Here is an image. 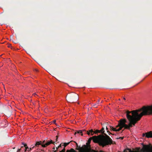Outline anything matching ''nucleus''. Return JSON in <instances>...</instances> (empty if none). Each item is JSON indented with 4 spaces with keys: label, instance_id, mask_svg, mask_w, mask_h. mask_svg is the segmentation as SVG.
<instances>
[{
    "label": "nucleus",
    "instance_id": "f257e3e1",
    "mask_svg": "<svg viewBox=\"0 0 152 152\" xmlns=\"http://www.w3.org/2000/svg\"><path fill=\"white\" fill-rule=\"evenodd\" d=\"M126 115L129 123L128 125L126 124L127 122L126 119H121L118 124L114 128L110 126V130L114 131H119L123 127L129 130L130 128L134 126L143 115H152V107L151 105L143 106L141 109L131 111L127 110L126 112Z\"/></svg>",
    "mask_w": 152,
    "mask_h": 152
},
{
    "label": "nucleus",
    "instance_id": "f03ea898",
    "mask_svg": "<svg viewBox=\"0 0 152 152\" xmlns=\"http://www.w3.org/2000/svg\"><path fill=\"white\" fill-rule=\"evenodd\" d=\"M92 140L94 142L98 143L99 145L103 147L115 143V142L112 140L109 136L99 135L97 136H94L90 138L86 143L88 145V144L90 145Z\"/></svg>",
    "mask_w": 152,
    "mask_h": 152
},
{
    "label": "nucleus",
    "instance_id": "7ed1b4c3",
    "mask_svg": "<svg viewBox=\"0 0 152 152\" xmlns=\"http://www.w3.org/2000/svg\"><path fill=\"white\" fill-rule=\"evenodd\" d=\"M79 97L77 94L74 93H72L67 94L66 99L68 102L74 103L76 102L78 100Z\"/></svg>",
    "mask_w": 152,
    "mask_h": 152
},
{
    "label": "nucleus",
    "instance_id": "20e7f679",
    "mask_svg": "<svg viewBox=\"0 0 152 152\" xmlns=\"http://www.w3.org/2000/svg\"><path fill=\"white\" fill-rule=\"evenodd\" d=\"M142 136L143 137H145L148 138H151L152 137V132L150 131L145 133H143Z\"/></svg>",
    "mask_w": 152,
    "mask_h": 152
},
{
    "label": "nucleus",
    "instance_id": "39448f33",
    "mask_svg": "<svg viewBox=\"0 0 152 152\" xmlns=\"http://www.w3.org/2000/svg\"><path fill=\"white\" fill-rule=\"evenodd\" d=\"M47 140H44L42 142L41 141H40L39 142H37L35 144V146H38V145H41L42 147V145H45V144L46 143Z\"/></svg>",
    "mask_w": 152,
    "mask_h": 152
},
{
    "label": "nucleus",
    "instance_id": "423d86ee",
    "mask_svg": "<svg viewBox=\"0 0 152 152\" xmlns=\"http://www.w3.org/2000/svg\"><path fill=\"white\" fill-rule=\"evenodd\" d=\"M51 143H53L54 144L55 142H53V141L51 140L50 141L47 140L45 145H42V147L44 148L46 147L47 146L50 145Z\"/></svg>",
    "mask_w": 152,
    "mask_h": 152
},
{
    "label": "nucleus",
    "instance_id": "0eeeda50",
    "mask_svg": "<svg viewBox=\"0 0 152 152\" xmlns=\"http://www.w3.org/2000/svg\"><path fill=\"white\" fill-rule=\"evenodd\" d=\"M104 128L103 127L102 128V129H101L100 130V133H102V134H101V135H102L104 136H106V135L108 136V135H107V134H105L104 133Z\"/></svg>",
    "mask_w": 152,
    "mask_h": 152
},
{
    "label": "nucleus",
    "instance_id": "6e6552de",
    "mask_svg": "<svg viewBox=\"0 0 152 152\" xmlns=\"http://www.w3.org/2000/svg\"><path fill=\"white\" fill-rule=\"evenodd\" d=\"M86 133L88 135H89L90 133L91 134V135H92L94 134V131H93V129H91L89 130V131H87L86 132Z\"/></svg>",
    "mask_w": 152,
    "mask_h": 152
},
{
    "label": "nucleus",
    "instance_id": "1a4fd4ad",
    "mask_svg": "<svg viewBox=\"0 0 152 152\" xmlns=\"http://www.w3.org/2000/svg\"><path fill=\"white\" fill-rule=\"evenodd\" d=\"M94 134H98V133H100V130H96L94 131Z\"/></svg>",
    "mask_w": 152,
    "mask_h": 152
},
{
    "label": "nucleus",
    "instance_id": "9d476101",
    "mask_svg": "<svg viewBox=\"0 0 152 152\" xmlns=\"http://www.w3.org/2000/svg\"><path fill=\"white\" fill-rule=\"evenodd\" d=\"M73 141H71L69 142H68V143H64V148H65L66 146L67 145H69L70 142H73Z\"/></svg>",
    "mask_w": 152,
    "mask_h": 152
},
{
    "label": "nucleus",
    "instance_id": "9b49d317",
    "mask_svg": "<svg viewBox=\"0 0 152 152\" xmlns=\"http://www.w3.org/2000/svg\"><path fill=\"white\" fill-rule=\"evenodd\" d=\"M86 132V131H85L84 130H83V131H81V130H80L79 131V134H81L82 135H83V132Z\"/></svg>",
    "mask_w": 152,
    "mask_h": 152
},
{
    "label": "nucleus",
    "instance_id": "f8f14e48",
    "mask_svg": "<svg viewBox=\"0 0 152 152\" xmlns=\"http://www.w3.org/2000/svg\"><path fill=\"white\" fill-rule=\"evenodd\" d=\"M106 129L107 130V132L109 133L110 134H113L112 133H110L109 131L108 130V129L107 126H106Z\"/></svg>",
    "mask_w": 152,
    "mask_h": 152
},
{
    "label": "nucleus",
    "instance_id": "ddd939ff",
    "mask_svg": "<svg viewBox=\"0 0 152 152\" xmlns=\"http://www.w3.org/2000/svg\"><path fill=\"white\" fill-rule=\"evenodd\" d=\"M34 147V146H33L32 147H31V148H29V149H28V151H31Z\"/></svg>",
    "mask_w": 152,
    "mask_h": 152
},
{
    "label": "nucleus",
    "instance_id": "4468645a",
    "mask_svg": "<svg viewBox=\"0 0 152 152\" xmlns=\"http://www.w3.org/2000/svg\"><path fill=\"white\" fill-rule=\"evenodd\" d=\"M65 149L64 148L63 150H62L61 151H60L59 152H65Z\"/></svg>",
    "mask_w": 152,
    "mask_h": 152
},
{
    "label": "nucleus",
    "instance_id": "2eb2a0df",
    "mask_svg": "<svg viewBox=\"0 0 152 152\" xmlns=\"http://www.w3.org/2000/svg\"><path fill=\"white\" fill-rule=\"evenodd\" d=\"M97 104L96 103V104H93V106L94 107H97V106L96 105Z\"/></svg>",
    "mask_w": 152,
    "mask_h": 152
},
{
    "label": "nucleus",
    "instance_id": "dca6fc26",
    "mask_svg": "<svg viewBox=\"0 0 152 152\" xmlns=\"http://www.w3.org/2000/svg\"><path fill=\"white\" fill-rule=\"evenodd\" d=\"M28 149H29V148H28V147H27V146L26 147H25V152H26V150H27V149H28Z\"/></svg>",
    "mask_w": 152,
    "mask_h": 152
},
{
    "label": "nucleus",
    "instance_id": "f3484780",
    "mask_svg": "<svg viewBox=\"0 0 152 152\" xmlns=\"http://www.w3.org/2000/svg\"><path fill=\"white\" fill-rule=\"evenodd\" d=\"M22 144L24 146L26 147L27 146V144L25 143H22Z\"/></svg>",
    "mask_w": 152,
    "mask_h": 152
},
{
    "label": "nucleus",
    "instance_id": "a211bd4d",
    "mask_svg": "<svg viewBox=\"0 0 152 152\" xmlns=\"http://www.w3.org/2000/svg\"><path fill=\"white\" fill-rule=\"evenodd\" d=\"M124 138V137H119L118 138H117V139H121V140H123Z\"/></svg>",
    "mask_w": 152,
    "mask_h": 152
},
{
    "label": "nucleus",
    "instance_id": "6ab92c4d",
    "mask_svg": "<svg viewBox=\"0 0 152 152\" xmlns=\"http://www.w3.org/2000/svg\"><path fill=\"white\" fill-rule=\"evenodd\" d=\"M12 42H13L14 43H15V44H17V43H18V42H17V41H13V40H12Z\"/></svg>",
    "mask_w": 152,
    "mask_h": 152
},
{
    "label": "nucleus",
    "instance_id": "aec40b11",
    "mask_svg": "<svg viewBox=\"0 0 152 152\" xmlns=\"http://www.w3.org/2000/svg\"><path fill=\"white\" fill-rule=\"evenodd\" d=\"M58 148H58V147H56V150L54 152H56Z\"/></svg>",
    "mask_w": 152,
    "mask_h": 152
},
{
    "label": "nucleus",
    "instance_id": "412c9836",
    "mask_svg": "<svg viewBox=\"0 0 152 152\" xmlns=\"http://www.w3.org/2000/svg\"><path fill=\"white\" fill-rule=\"evenodd\" d=\"M99 101H100V99H99L98 100V101L96 102V104H99Z\"/></svg>",
    "mask_w": 152,
    "mask_h": 152
},
{
    "label": "nucleus",
    "instance_id": "4be33fe9",
    "mask_svg": "<svg viewBox=\"0 0 152 152\" xmlns=\"http://www.w3.org/2000/svg\"><path fill=\"white\" fill-rule=\"evenodd\" d=\"M77 134H79V131H77V132H75V133L74 134V135H75L76 134H77Z\"/></svg>",
    "mask_w": 152,
    "mask_h": 152
},
{
    "label": "nucleus",
    "instance_id": "5701e85b",
    "mask_svg": "<svg viewBox=\"0 0 152 152\" xmlns=\"http://www.w3.org/2000/svg\"><path fill=\"white\" fill-rule=\"evenodd\" d=\"M58 136H56V142L57 141V140H58Z\"/></svg>",
    "mask_w": 152,
    "mask_h": 152
},
{
    "label": "nucleus",
    "instance_id": "b1692460",
    "mask_svg": "<svg viewBox=\"0 0 152 152\" xmlns=\"http://www.w3.org/2000/svg\"><path fill=\"white\" fill-rule=\"evenodd\" d=\"M53 122L55 124H56V120H54L53 121Z\"/></svg>",
    "mask_w": 152,
    "mask_h": 152
},
{
    "label": "nucleus",
    "instance_id": "393cba45",
    "mask_svg": "<svg viewBox=\"0 0 152 152\" xmlns=\"http://www.w3.org/2000/svg\"><path fill=\"white\" fill-rule=\"evenodd\" d=\"M20 150H21V149H18V150L17 152H20Z\"/></svg>",
    "mask_w": 152,
    "mask_h": 152
},
{
    "label": "nucleus",
    "instance_id": "a878e982",
    "mask_svg": "<svg viewBox=\"0 0 152 152\" xmlns=\"http://www.w3.org/2000/svg\"><path fill=\"white\" fill-rule=\"evenodd\" d=\"M74 142H75L76 143V145H77V147H78V145L77 143L75 141H74Z\"/></svg>",
    "mask_w": 152,
    "mask_h": 152
},
{
    "label": "nucleus",
    "instance_id": "bb28decb",
    "mask_svg": "<svg viewBox=\"0 0 152 152\" xmlns=\"http://www.w3.org/2000/svg\"><path fill=\"white\" fill-rule=\"evenodd\" d=\"M61 144H60L58 146V148H60V147H61Z\"/></svg>",
    "mask_w": 152,
    "mask_h": 152
},
{
    "label": "nucleus",
    "instance_id": "cd10ccee",
    "mask_svg": "<svg viewBox=\"0 0 152 152\" xmlns=\"http://www.w3.org/2000/svg\"><path fill=\"white\" fill-rule=\"evenodd\" d=\"M8 47L9 48H10L11 47V45H8Z\"/></svg>",
    "mask_w": 152,
    "mask_h": 152
},
{
    "label": "nucleus",
    "instance_id": "c85d7f7f",
    "mask_svg": "<svg viewBox=\"0 0 152 152\" xmlns=\"http://www.w3.org/2000/svg\"><path fill=\"white\" fill-rule=\"evenodd\" d=\"M33 95H34V96L36 95H37V94H36V93H34V94H33Z\"/></svg>",
    "mask_w": 152,
    "mask_h": 152
},
{
    "label": "nucleus",
    "instance_id": "c756f323",
    "mask_svg": "<svg viewBox=\"0 0 152 152\" xmlns=\"http://www.w3.org/2000/svg\"><path fill=\"white\" fill-rule=\"evenodd\" d=\"M123 99H124V100H125V99H125V98H124H124H123Z\"/></svg>",
    "mask_w": 152,
    "mask_h": 152
},
{
    "label": "nucleus",
    "instance_id": "7c9ffc66",
    "mask_svg": "<svg viewBox=\"0 0 152 152\" xmlns=\"http://www.w3.org/2000/svg\"><path fill=\"white\" fill-rule=\"evenodd\" d=\"M53 149H54V150H55V147H54V148H53Z\"/></svg>",
    "mask_w": 152,
    "mask_h": 152
},
{
    "label": "nucleus",
    "instance_id": "2f4dec72",
    "mask_svg": "<svg viewBox=\"0 0 152 152\" xmlns=\"http://www.w3.org/2000/svg\"><path fill=\"white\" fill-rule=\"evenodd\" d=\"M123 131H124V130H123L121 131V133H122V132H123Z\"/></svg>",
    "mask_w": 152,
    "mask_h": 152
},
{
    "label": "nucleus",
    "instance_id": "473e14b6",
    "mask_svg": "<svg viewBox=\"0 0 152 152\" xmlns=\"http://www.w3.org/2000/svg\"><path fill=\"white\" fill-rule=\"evenodd\" d=\"M35 71H36L37 72L38 70L37 69H35Z\"/></svg>",
    "mask_w": 152,
    "mask_h": 152
},
{
    "label": "nucleus",
    "instance_id": "72a5a7b5",
    "mask_svg": "<svg viewBox=\"0 0 152 152\" xmlns=\"http://www.w3.org/2000/svg\"><path fill=\"white\" fill-rule=\"evenodd\" d=\"M118 100H119V101H120V100H121V99H118Z\"/></svg>",
    "mask_w": 152,
    "mask_h": 152
},
{
    "label": "nucleus",
    "instance_id": "f704fd0d",
    "mask_svg": "<svg viewBox=\"0 0 152 152\" xmlns=\"http://www.w3.org/2000/svg\"><path fill=\"white\" fill-rule=\"evenodd\" d=\"M23 148V146H22V147H21V148Z\"/></svg>",
    "mask_w": 152,
    "mask_h": 152
},
{
    "label": "nucleus",
    "instance_id": "c9c22d12",
    "mask_svg": "<svg viewBox=\"0 0 152 152\" xmlns=\"http://www.w3.org/2000/svg\"><path fill=\"white\" fill-rule=\"evenodd\" d=\"M1 126H2L1 125Z\"/></svg>",
    "mask_w": 152,
    "mask_h": 152
},
{
    "label": "nucleus",
    "instance_id": "e433bc0d",
    "mask_svg": "<svg viewBox=\"0 0 152 152\" xmlns=\"http://www.w3.org/2000/svg\"><path fill=\"white\" fill-rule=\"evenodd\" d=\"M102 101H101V103H102Z\"/></svg>",
    "mask_w": 152,
    "mask_h": 152
}]
</instances>
